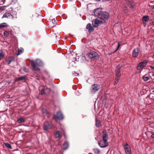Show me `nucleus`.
<instances>
[{
	"instance_id": "f257e3e1",
	"label": "nucleus",
	"mask_w": 154,
	"mask_h": 154,
	"mask_svg": "<svg viewBox=\"0 0 154 154\" xmlns=\"http://www.w3.org/2000/svg\"><path fill=\"white\" fill-rule=\"evenodd\" d=\"M109 17V14L108 12L105 11L102 12L100 17H98L95 20L92 21V23L94 27L96 28L103 23L105 24L107 23Z\"/></svg>"
},
{
	"instance_id": "f03ea898",
	"label": "nucleus",
	"mask_w": 154,
	"mask_h": 154,
	"mask_svg": "<svg viewBox=\"0 0 154 154\" xmlns=\"http://www.w3.org/2000/svg\"><path fill=\"white\" fill-rule=\"evenodd\" d=\"M31 64L32 67L36 71L40 70L37 66L42 67L44 66L43 62L40 59H37L34 62L32 60L31 61Z\"/></svg>"
},
{
	"instance_id": "7ed1b4c3",
	"label": "nucleus",
	"mask_w": 154,
	"mask_h": 154,
	"mask_svg": "<svg viewBox=\"0 0 154 154\" xmlns=\"http://www.w3.org/2000/svg\"><path fill=\"white\" fill-rule=\"evenodd\" d=\"M86 55L91 59H94L98 60L100 58V56L98 54L94 51H90L87 53Z\"/></svg>"
},
{
	"instance_id": "20e7f679",
	"label": "nucleus",
	"mask_w": 154,
	"mask_h": 154,
	"mask_svg": "<svg viewBox=\"0 0 154 154\" xmlns=\"http://www.w3.org/2000/svg\"><path fill=\"white\" fill-rule=\"evenodd\" d=\"M124 65V63L121 62L116 67L115 70L116 76L120 77L121 75V69Z\"/></svg>"
},
{
	"instance_id": "39448f33",
	"label": "nucleus",
	"mask_w": 154,
	"mask_h": 154,
	"mask_svg": "<svg viewBox=\"0 0 154 154\" xmlns=\"http://www.w3.org/2000/svg\"><path fill=\"white\" fill-rule=\"evenodd\" d=\"M53 119L57 120H62L63 119V116L61 112L60 111L57 112L56 115H54Z\"/></svg>"
},
{
	"instance_id": "423d86ee",
	"label": "nucleus",
	"mask_w": 154,
	"mask_h": 154,
	"mask_svg": "<svg viewBox=\"0 0 154 154\" xmlns=\"http://www.w3.org/2000/svg\"><path fill=\"white\" fill-rule=\"evenodd\" d=\"M102 12V8H98L94 10L92 15L95 17H99L101 15Z\"/></svg>"
},
{
	"instance_id": "0eeeda50",
	"label": "nucleus",
	"mask_w": 154,
	"mask_h": 154,
	"mask_svg": "<svg viewBox=\"0 0 154 154\" xmlns=\"http://www.w3.org/2000/svg\"><path fill=\"white\" fill-rule=\"evenodd\" d=\"M99 146L101 148H105L108 145V143L107 141H105L103 140H101L98 143Z\"/></svg>"
},
{
	"instance_id": "6e6552de",
	"label": "nucleus",
	"mask_w": 154,
	"mask_h": 154,
	"mask_svg": "<svg viewBox=\"0 0 154 154\" xmlns=\"http://www.w3.org/2000/svg\"><path fill=\"white\" fill-rule=\"evenodd\" d=\"M124 148L126 154H132L131 148L127 143L124 145Z\"/></svg>"
},
{
	"instance_id": "1a4fd4ad",
	"label": "nucleus",
	"mask_w": 154,
	"mask_h": 154,
	"mask_svg": "<svg viewBox=\"0 0 154 154\" xmlns=\"http://www.w3.org/2000/svg\"><path fill=\"white\" fill-rule=\"evenodd\" d=\"M147 63V61L145 60L140 63L138 65L137 67V69L140 70L142 68L145 66Z\"/></svg>"
},
{
	"instance_id": "9d476101",
	"label": "nucleus",
	"mask_w": 154,
	"mask_h": 154,
	"mask_svg": "<svg viewBox=\"0 0 154 154\" xmlns=\"http://www.w3.org/2000/svg\"><path fill=\"white\" fill-rule=\"evenodd\" d=\"M129 6V8L131 9L132 11H135L136 9V6L134 1H132L129 4H127Z\"/></svg>"
},
{
	"instance_id": "9b49d317",
	"label": "nucleus",
	"mask_w": 154,
	"mask_h": 154,
	"mask_svg": "<svg viewBox=\"0 0 154 154\" xmlns=\"http://www.w3.org/2000/svg\"><path fill=\"white\" fill-rule=\"evenodd\" d=\"M140 50L138 48H137L134 49L133 51L132 55L134 57H137L138 55Z\"/></svg>"
},
{
	"instance_id": "f8f14e48",
	"label": "nucleus",
	"mask_w": 154,
	"mask_h": 154,
	"mask_svg": "<svg viewBox=\"0 0 154 154\" xmlns=\"http://www.w3.org/2000/svg\"><path fill=\"white\" fill-rule=\"evenodd\" d=\"M142 20L144 26H146L149 20V17L148 16H144L143 17Z\"/></svg>"
},
{
	"instance_id": "ddd939ff",
	"label": "nucleus",
	"mask_w": 154,
	"mask_h": 154,
	"mask_svg": "<svg viewBox=\"0 0 154 154\" xmlns=\"http://www.w3.org/2000/svg\"><path fill=\"white\" fill-rule=\"evenodd\" d=\"M103 140L105 141H107L108 137V134L106 130H104L103 132Z\"/></svg>"
},
{
	"instance_id": "4468645a",
	"label": "nucleus",
	"mask_w": 154,
	"mask_h": 154,
	"mask_svg": "<svg viewBox=\"0 0 154 154\" xmlns=\"http://www.w3.org/2000/svg\"><path fill=\"white\" fill-rule=\"evenodd\" d=\"M92 91L94 92H95L98 91L100 88V85L97 84H94L92 85Z\"/></svg>"
},
{
	"instance_id": "2eb2a0df",
	"label": "nucleus",
	"mask_w": 154,
	"mask_h": 154,
	"mask_svg": "<svg viewBox=\"0 0 154 154\" xmlns=\"http://www.w3.org/2000/svg\"><path fill=\"white\" fill-rule=\"evenodd\" d=\"M15 10H13L11 12V13L10 14L11 15V18L12 19H16L17 18V12L16 10L17 11L18 10L17 9V8H15L14 9Z\"/></svg>"
},
{
	"instance_id": "dca6fc26",
	"label": "nucleus",
	"mask_w": 154,
	"mask_h": 154,
	"mask_svg": "<svg viewBox=\"0 0 154 154\" xmlns=\"http://www.w3.org/2000/svg\"><path fill=\"white\" fill-rule=\"evenodd\" d=\"M86 29H88V32H91L94 30V29L91 26V24L90 23H88L87 24Z\"/></svg>"
},
{
	"instance_id": "f3484780",
	"label": "nucleus",
	"mask_w": 154,
	"mask_h": 154,
	"mask_svg": "<svg viewBox=\"0 0 154 154\" xmlns=\"http://www.w3.org/2000/svg\"><path fill=\"white\" fill-rule=\"evenodd\" d=\"M51 124L49 122H47L46 124L44 125L43 129L45 131H47L48 129L50 128Z\"/></svg>"
},
{
	"instance_id": "a211bd4d",
	"label": "nucleus",
	"mask_w": 154,
	"mask_h": 154,
	"mask_svg": "<svg viewBox=\"0 0 154 154\" xmlns=\"http://www.w3.org/2000/svg\"><path fill=\"white\" fill-rule=\"evenodd\" d=\"M9 60L6 59L5 61L7 63L8 65L10 64L11 62H14L15 61V59L14 57H8Z\"/></svg>"
},
{
	"instance_id": "6ab92c4d",
	"label": "nucleus",
	"mask_w": 154,
	"mask_h": 154,
	"mask_svg": "<svg viewBox=\"0 0 154 154\" xmlns=\"http://www.w3.org/2000/svg\"><path fill=\"white\" fill-rule=\"evenodd\" d=\"M26 76L23 75L20 77H16L14 79L15 82L19 81L21 80H26Z\"/></svg>"
},
{
	"instance_id": "aec40b11",
	"label": "nucleus",
	"mask_w": 154,
	"mask_h": 154,
	"mask_svg": "<svg viewBox=\"0 0 154 154\" xmlns=\"http://www.w3.org/2000/svg\"><path fill=\"white\" fill-rule=\"evenodd\" d=\"M11 15L10 13L6 12L3 14L2 18H6L9 19L11 18Z\"/></svg>"
},
{
	"instance_id": "412c9836",
	"label": "nucleus",
	"mask_w": 154,
	"mask_h": 154,
	"mask_svg": "<svg viewBox=\"0 0 154 154\" xmlns=\"http://www.w3.org/2000/svg\"><path fill=\"white\" fill-rule=\"evenodd\" d=\"M63 150H66L68 147L69 146V144L68 142L67 141H65L64 143L63 144Z\"/></svg>"
},
{
	"instance_id": "4be33fe9",
	"label": "nucleus",
	"mask_w": 154,
	"mask_h": 154,
	"mask_svg": "<svg viewBox=\"0 0 154 154\" xmlns=\"http://www.w3.org/2000/svg\"><path fill=\"white\" fill-rule=\"evenodd\" d=\"M130 9L128 8V6L125 5L123 8V11L125 14L128 13L129 12Z\"/></svg>"
},
{
	"instance_id": "5701e85b",
	"label": "nucleus",
	"mask_w": 154,
	"mask_h": 154,
	"mask_svg": "<svg viewBox=\"0 0 154 154\" xmlns=\"http://www.w3.org/2000/svg\"><path fill=\"white\" fill-rule=\"evenodd\" d=\"M54 136L56 138H60L61 137L60 133L58 131H56Z\"/></svg>"
},
{
	"instance_id": "b1692460",
	"label": "nucleus",
	"mask_w": 154,
	"mask_h": 154,
	"mask_svg": "<svg viewBox=\"0 0 154 154\" xmlns=\"http://www.w3.org/2000/svg\"><path fill=\"white\" fill-rule=\"evenodd\" d=\"M44 88L45 90V94H48L50 93L51 92V90L50 88L46 87H45Z\"/></svg>"
},
{
	"instance_id": "393cba45",
	"label": "nucleus",
	"mask_w": 154,
	"mask_h": 154,
	"mask_svg": "<svg viewBox=\"0 0 154 154\" xmlns=\"http://www.w3.org/2000/svg\"><path fill=\"white\" fill-rule=\"evenodd\" d=\"M96 126L99 128L101 126L100 121L97 119H96Z\"/></svg>"
},
{
	"instance_id": "a878e982",
	"label": "nucleus",
	"mask_w": 154,
	"mask_h": 154,
	"mask_svg": "<svg viewBox=\"0 0 154 154\" xmlns=\"http://www.w3.org/2000/svg\"><path fill=\"white\" fill-rule=\"evenodd\" d=\"M25 120L23 118H21L17 119V122L19 123H20L22 122H24Z\"/></svg>"
},
{
	"instance_id": "bb28decb",
	"label": "nucleus",
	"mask_w": 154,
	"mask_h": 154,
	"mask_svg": "<svg viewBox=\"0 0 154 154\" xmlns=\"http://www.w3.org/2000/svg\"><path fill=\"white\" fill-rule=\"evenodd\" d=\"M5 54L3 52L2 50H0V60L2 59L5 56Z\"/></svg>"
},
{
	"instance_id": "cd10ccee",
	"label": "nucleus",
	"mask_w": 154,
	"mask_h": 154,
	"mask_svg": "<svg viewBox=\"0 0 154 154\" xmlns=\"http://www.w3.org/2000/svg\"><path fill=\"white\" fill-rule=\"evenodd\" d=\"M8 25L7 24V23H3L0 24V28H4L8 26Z\"/></svg>"
},
{
	"instance_id": "c85d7f7f",
	"label": "nucleus",
	"mask_w": 154,
	"mask_h": 154,
	"mask_svg": "<svg viewBox=\"0 0 154 154\" xmlns=\"http://www.w3.org/2000/svg\"><path fill=\"white\" fill-rule=\"evenodd\" d=\"M4 144L5 146L9 148V149H12V147L11 145L9 143H5Z\"/></svg>"
},
{
	"instance_id": "c756f323",
	"label": "nucleus",
	"mask_w": 154,
	"mask_h": 154,
	"mask_svg": "<svg viewBox=\"0 0 154 154\" xmlns=\"http://www.w3.org/2000/svg\"><path fill=\"white\" fill-rule=\"evenodd\" d=\"M42 113L44 115L45 114H48V112L46 109H43L42 110Z\"/></svg>"
},
{
	"instance_id": "7c9ffc66",
	"label": "nucleus",
	"mask_w": 154,
	"mask_h": 154,
	"mask_svg": "<svg viewBox=\"0 0 154 154\" xmlns=\"http://www.w3.org/2000/svg\"><path fill=\"white\" fill-rule=\"evenodd\" d=\"M13 11V8L11 7V8H9L8 9L6 10V11H7V13H9L10 14H11Z\"/></svg>"
},
{
	"instance_id": "2f4dec72",
	"label": "nucleus",
	"mask_w": 154,
	"mask_h": 154,
	"mask_svg": "<svg viewBox=\"0 0 154 154\" xmlns=\"http://www.w3.org/2000/svg\"><path fill=\"white\" fill-rule=\"evenodd\" d=\"M120 77H117L116 76V81L114 83V85H116L118 83L120 79Z\"/></svg>"
},
{
	"instance_id": "473e14b6",
	"label": "nucleus",
	"mask_w": 154,
	"mask_h": 154,
	"mask_svg": "<svg viewBox=\"0 0 154 154\" xmlns=\"http://www.w3.org/2000/svg\"><path fill=\"white\" fill-rule=\"evenodd\" d=\"M4 35L5 36L8 37V36L9 35V33L7 31H5L3 33Z\"/></svg>"
},
{
	"instance_id": "72a5a7b5",
	"label": "nucleus",
	"mask_w": 154,
	"mask_h": 154,
	"mask_svg": "<svg viewBox=\"0 0 154 154\" xmlns=\"http://www.w3.org/2000/svg\"><path fill=\"white\" fill-rule=\"evenodd\" d=\"M94 151L96 154H99L100 151L99 149H98L97 148L94 149Z\"/></svg>"
},
{
	"instance_id": "f704fd0d",
	"label": "nucleus",
	"mask_w": 154,
	"mask_h": 154,
	"mask_svg": "<svg viewBox=\"0 0 154 154\" xmlns=\"http://www.w3.org/2000/svg\"><path fill=\"white\" fill-rule=\"evenodd\" d=\"M23 49L22 48L21 49H18V52L17 53V55H19L20 54V53H22L23 52Z\"/></svg>"
},
{
	"instance_id": "c9c22d12",
	"label": "nucleus",
	"mask_w": 154,
	"mask_h": 154,
	"mask_svg": "<svg viewBox=\"0 0 154 154\" xmlns=\"http://www.w3.org/2000/svg\"><path fill=\"white\" fill-rule=\"evenodd\" d=\"M143 79L145 81H147L149 79V77L148 76H143Z\"/></svg>"
},
{
	"instance_id": "e433bc0d",
	"label": "nucleus",
	"mask_w": 154,
	"mask_h": 154,
	"mask_svg": "<svg viewBox=\"0 0 154 154\" xmlns=\"http://www.w3.org/2000/svg\"><path fill=\"white\" fill-rule=\"evenodd\" d=\"M118 45L117 46L116 49V50L115 51V52H116V51H117L118 50V49L119 48L120 45H121V44L120 43V42H118Z\"/></svg>"
},
{
	"instance_id": "4c0bfd02",
	"label": "nucleus",
	"mask_w": 154,
	"mask_h": 154,
	"mask_svg": "<svg viewBox=\"0 0 154 154\" xmlns=\"http://www.w3.org/2000/svg\"><path fill=\"white\" fill-rule=\"evenodd\" d=\"M7 6H1L0 7V10L1 11H3L5 10L6 8L7 7Z\"/></svg>"
},
{
	"instance_id": "58836bf2",
	"label": "nucleus",
	"mask_w": 154,
	"mask_h": 154,
	"mask_svg": "<svg viewBox=\"0 0 154 154\" xmlns=\"http://www.w3.org/2000/svg\"><path fill=\"white\" fill-rule=\"evenodd\" d=\"M41 95L45 94L44 88L42 89L41 90Z\"/></svg>"
},
{
	"instance_id": "ea45409f",
	"label": "nucleus",
	"mask_w": 154,
	"mask_h": 154,
	"mask_svg": "<svg viewBox=\"0 0 154 154\" xmlns=\"http://www.w3.org/2000/svg\"><path fill=\"white\" fill-rule=\"evenodd\" d=\"M22 69L25 72H28V69L24 66H23L22 68Z\"/></svg>"
},
{
	"instance_id": "a19ab883",
	"label": "nucleus",
	"mask_w": 154,
	"mask_h": 154,
	"mask_svg": "<svg viewBox=\"0 0 154 154\" xmlns=\"http://www.w3.org/2000/svg\"><path fill=\"white\" fill-rule=\"evenodd\" d=\"M72 74H73V75H74V76H77L78 75H79V74L76 72H75V71H73L72 72Z\"/></svg>"
},
{
	"instance_id": "79ce46f5",
	"label": "nucleus",
	"mask_w": 154,
	"mask_h": 154,
	"mask_svg": "<svg viewBox=\"0 0 154 154\" xmlns=\"http://www.w3.org/2000/svg\"><path fill=\"white\" fill-rule=\"evenodd\" d=\"M52 21V23L54 24H57V22L54 18L53 19L51 20Z\"/></svg>"
},
{
	"instance_id": "37998d69",
	"label": "nucleus",
	"mask_w": 154,
	"mask_h": 154,
	"mask_svg": "<svg viewBox=\"0 0 154 154\" xmlns=\"http://www.w3.org/2000/svg\"><path fill=\"white\" fill-rule=\"evenodd\" d=\"M125 2H126L127 4L128 3L129 4V3L132 2V1H133V0H125Z\"/></svg>"
},
{
	"instance_id": "c03bdc74",
	"label": "nucleus",
	"mask_w": 154,
	"mask_h": 154,
	"mask_svg": "<svg viewBox=\"0 0 154 154\" xmlns=\"http://www.w3.org/2000/svg\"><path fill=\"white\" fill-rule=\"evenodd\" d=\"M55 37L57 38H58V39H59L60 38H61V37L60 35L58 34L57 35H56V36H55Z\"/></svg>"
},
{
	"instance_id": "a18cd8bd",
	"label": "nucleus",
	"mask_w": 154,
	"mask_h": 154,
	"mask_svg": "<svg viewBox=\"0 0 154 154\" xmlns=\"http://www.w3.org/2000/svg\"><path fill=\"white\" fill-rule=\"evenodd\" d=\"M5 1V0H0V2H2V4H1V5H3L4 4Z\"/></svg>"
},
{
	"instance_id": "49530a36",
	"label": "nucleus",
	"mask_w": 154,
	"mask_h": 154,
	"mask_svg": "<svg viewBox=\"0 0 154 154\" xmlns=\"http://www.w3.org/2000/svg\"><path fill=\"white\" fill-rule=\"evenodd\" d=\"M6 97L7 98H11V97H10V95L9 94H7V95H6Z\"/></svg>"
},
{
	"instance_id": "de8ad7c7",
	"label": "nucleus",
	"mask_w": 154,
	"mask_h": 154,
	"mask_svg": "<svg viewBox=\"0 0 154 154\" xmlns=\"http://www.w3.org/2000/svg\"><path fill=\"white\" fill-rule=\"evenodd\" d=\"M11 81L10 80H8L6 81V82L9 84L11 83Z\"/></svg>"
},
{
	"instance_id": "09e8293b",
	"label": "nucleus",
	"mask_w": 154,
	"mask_h": 154,
	"mask_svg": "<svg viewBox=\"0 0 154 154\" xmlns=\"http://www.w3.org/2000/svg\"><path fill=\"white\" fill-rule=\"evenodd\" d=\"M110 0H102L103 2H107L110 1Z\"/></svg>"
},
{
	"instance_id": "8fccbe9b",
	"label": "nucleus",
	"mask_w": 154,
	"mask_h": 154,
	"mask_svg": "<svg viewBox=\"0 0 154 154\" xmlns=\"http://www.w3.org/2000/svg\"><path fill=\"white\" fill-rule=\"evenodd\" d=\"M151 137L152 138H154V133H152V134L151 135Z\"/></svg>"
},
{
	"instance_id": "3c124183",
	"label": "nucleus",
	"mask_w": 154,
	"mask_h": 154,
	"mask_svg": "<svg viewBox=\"0 0 154 154\" xmlns=\"http://www.w3.org/2000/svg\"><path fill=\"white\" fill-rule=\"evenodd\" d=\"M153 94H150V95H149V97H153Z\"/></svg>"
},
{
	"instance_id": "603ef678",
	"label": "nucleus",
	"mask_w": 154,
	"mask_h": 154,
	"mask_svg": "<svg viewBox=\"0 0 154 154\" xmlns=\"http://www.w3.org/2000/svg\"><path fill=\"white\" fill-rule=\"evenodd\" d=\"M151 69H154V66H151Z\"/></svg>"
},
{
	"instance_id": "864d4df0",
	"label": "nucleus",
	"mask_w": 154,
	"mask_h": 154,
	"mask_svg": "<svg viewBox=\"0 0 154 154\" xmlns=\"http://www.w3.org/2000/svg\"><path fill=\"white\" fill-rule=\"evenodd\" d=\"M154 1H151L149 2V4H150L151 3H152V2H153Z\"/></svg>"
},
{
	"instance_id": "5fc2aeb1",
	"label": "nucleus",
	"mask_w": 154,
	"mask_h": 154,
	"mask_svg": "<svg viewBox=\"0 0 154 154\" xmlns=\"http://www.w3.org/2000/svg\"><path fill=\"white\" fill-rule=\"evenodd\" d=\"M152 8L154 9V5L152 6Z\"/></svg>"
},
{
	"instance_id": "6e6d98bb",
	"label": "nucleus",
	"mask_w": 154,
	"mask_h": 154,
	"mask_svg": "<svg viewBox=\"0 0 154 154\" xmlns=\"http://www.w3.org/2000/svg\"><path fill=\"white\" fill-rule=\"evenodd\" d=\"M152 76H154V72H152Z\"/></svg>"
},
{
	"instance_id": "4d7b16f0",
	"label": "nucleus",
	"mask_w": 154,
	"mask_h": 154,
	"mask_svg": "<svg viewBox=\"0 0 154 154\" xmlns=\"http://www.w3.org/2000/svg\"><path fill=\"white\" fill-rule=\"evenodd\" d=\"M152 23L153 25H154V21H152Z\"/></svg>"
},
{
	"instance_id": "13d9d810",
	"label": "nucleus",
	"mask_w": 154,
	"mask_h": 154,
	"mask_svg": "<svg viewBox=\"0 0 154 154\" xmlns=\"http://www.w3.org/2000/svg\"><path fill=\"white\" fill-rule=\"evenodd\" d=\"M105 106H106V108H107V107H108V105H106V104H105Z\"/></svg>"
},
{
	"instance_id": "bf43d9fd",
	"label": "nucleus",
	"mask_w": 154,
	"mask_h": 154,
	"mask_svg": "<svg viewBox=\"0 0 154 154\" xmlns=\"http://www.w3.org/2000/svg\"><path fill=\"white\" fill-rule=\"evenodd\" d=\"M13 0H12V2H11V4H13Z\"/></svg>"
},
{
	"instance_id": "052dcab7",
	"label": "nucleus",
	"mask_w": 154,
	"mask_h": 154,
	"mask_svg": "<svg viewBox=\"0 0 154 154\" xmlns=\"http://www.w3.org/2000/svg\"><path fill=\"white\" fill-rule=\"evenodd\" d=\"M77 94V95H79L80 94L79 93H78V94Z\"/></svg>"
},
{
	"instance_id": "680f3d73",
	"label": "nucleus",
	"mask_w": 154,
	"mask_h": 154,
	"mask_svg": "<svg viewBox=\"0 0 154 154\" xmlns=\"http://www.w3.org/2000/svg\"><path fill=\"white\" fill-rule=\"evenodd\" d=\"M95 139L96 140H97V137H95Z\"/></svg>"
},
{
	"instance_id": "e2e57ef3",
	"label": "nucleus",
	"mask_w": 154,
	"mask_h": 154,
	"mask_svg": "<svg viewBox=\"0 0 154 154\" xmlns=\"http://www.w3.org/2000/svg\"><path fill=\"white\" fill-rule=\"evenodd\" d=\"M82 116H83L82 118H83L84 116H86L85 115V116H83V115H82Z\"/></svg>"
},
{
	"instance_id": "0e129e2a",
	"label": "nucleus",
	"mask_w": 154,
	"mask_h": 154,
	"mask_svg": "<svg viewBox=\"0 0 154 154\" xmlns=\"http://www.w3.org/2000/svg\"><path fill=\"white\" fill-rule=\"evenodd\" d=\"M152 55L154 56V53H152Z\"/></svg>"
},
{
	"instance_id": "69168bd1",
	"label": "nucleus",
	"mask_w": 154,
	"mask_h": 154,
	"mask_svg": "<svg viewBox=\"0 0 154 154\" xmlns=\"http://www.w3.org/2000/svg\"><path fill=\"white\" fill-rule=\"evenodd\" d=\"M54 26H52V28Z\"/></svg>"
},
{
	"instance_id": "338daca9",
	"label": "nucleus",
	"mask_w": 154,
	"mask_h": 154,
	"mask_svg": "<svg viewBox=\"0 0 154 154\" xmlns=\"http://www.w3.org/2000/svg\"><path fill=\"white\" fill-rule=\"evenodd\" d=\"M152 92H154V90H153V91H152Z\"/></svg>"
},
{
	"instance_id": "774afa93",
	"label": "nucleus",
	"mask_w": 154,
	"mask_h": 154,
	"mask_svg": "<svg viewBox=\"0 0 154 154\" xmlns=\"http://www.w3.org/2000/svg\"><path fill=\"white\" fill-rule=\"evenodd\" d=\"M83 58H85V57H84Z\"/></svg>"
}]
</instances>
